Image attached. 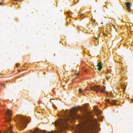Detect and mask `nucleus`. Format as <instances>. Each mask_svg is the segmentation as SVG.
I'll return each instance as SVG.
<instances>
[{
    "label": "nucleus",
    "instance_id": "f257e3e1",
    "mask_svg": "<svg viewBox=\"0 0 133 133\" xmlns=\"http://www.w3.org/2000/svg\"><path fill=\"white\" fill-rule=\"evenodd\" d=\"M81 109L82 108L79 107L75 109H72L69 112L66 111L64 112L63 116V118H61L55 122V125L59 129V133H61L60 131H62L64 128L66 127L67 121L74 120L80 117L79 115L76 114V112L78 110Z\"/></svg>",
    "mask_w": 133,
    "mask_h": 133
},
{
    "label": "nucleus",
    "instance_id": "f03ea898",
    "mask_svg": "<svg viewBox=\"0 0 133 133\" xmlns=\"http://www.w3.org/2000/svg\"><path fill=\"white\" fill-rule=\"evenodd\" d=\"M14 120L17 122L18 127L21 129L26 127L27 119L25 117L22 115H17L14 118Z\"/></svg>",
    "mask_w": 133,
    "mask_h": 133
},
{
    "label": "nucleus",
    "instance_id": "7ed1b4c3",
    "mask_svg": "<svg viewBox=\"0 0 133 133\" xmlns=\"http://www.w3.org/2000/svg\"><path fill=\"white\" fill-rule=\"evenodd\" d=\"M85 119L87 120V123L89 125L87 127L88 128H94V130L99 129V125L96 120H94V119H90L88 118H85Z\"/></svg>",
    "mask_w": 133,
    "mask_h": 133
},
{
    "label": "nucleus",
    "instance_id": "20e7f679",
    "mask_svg": "<svg viewBox=\"0 0 133 133\" xmlns=\"http://www.w3.org/2000/svg\"><path fill=\"white\" fill-rule=\"evenodd\" d=\"M87 120L84 118L82 120V124L81 126V129L85 131H88L91 132V131H89L90 129H94V128H88L87 127L88 126H89L87 122Z\"/></svg>",
    "mask_w": 133,
    "mask_h": 133
},
{
    "label": "nucleus",
    "instance_id": "39448f33",
    "mask_svg": "<svg viewBox=\"0 0 133 133\" xmlns=\"http://www.w3.org/2000/svg\"><path fill=\"white\" fill-rule=\"evenodd\" d=\"M103 87L104 88H105L104 86L103 87L101 88L99 85H95L94 86L91 87L89 90H93L96 91L97 92H98V90H99L101 92H104V90L103 88Z\"/></svg>",
    "mask_w": 133,
    "mask_h": 133
},
{
    "label": "nucleus",
    "instance_id": "423d86ee",
    "mask_svg": "<svg viewBox=\"0 0 133 133\" xmlns=\"http://www.w3.org/2000/svg\"><path fill=\"white\" fill-rule=\"evenodd\" d=\"M95 112L96 115L97 116L98 119L99 121H103V118L102 117H100L99 116L101 114V111L97 108V107H96L95 110Z\"/></svg>",
    "mask_w": 133,
    "mask_h": 133
},
{
    "label": "nucleus",
    "instance_id": "0eeeda50",
    "mask_svg": "<svg viewBox=\"0 0 133 133\" xmlns=\"http://www.w3.org/2000/svg\"><path fill=\"white\" fill-rule=\"evenodd\" d=\"M6 121L9 122L11 119L10 116L11 115V111L10 110L8 109L6 111Z\"/></svg>",
    "mask_w": 133,
    "mask_h": 133
},
{
    "label": "nucleus",
    "instance_id": "6e6552de",
    "mask_svg": "<svg viewBox=\"0 0 133 133\" xmlns=\"http://www.w3.org/2000/svg\"><path fill=\"white\" fill-rule=\"evenodd\" d=\"M126 6L127 7V9L129 12L130 11V5L131 3L129 2H127L125 3Z\"/></svg>",
    "mask_w": 133,
    "mask_h": 133
},
{
    "label": "nucleus",
    "instance_id": "1a4fd4ad",
    "mask_svg": "<svg viewBox=\"0 0 133 133\" xmlns=\"http://www.w3.org/2000/svg\"><path fill=\"white\" fill-rule=\"evenodd\" d=\"M97 66L98 67V70H100L102 68V67L101 62H99L97 63Z\"/></svg>",
    "mask_w": 133,
    "mask_h": 133
},
{
    "label": "nucleus",
    "instance_id": "9d476101",
    "mask_svg": "<svg viewBox=\"0 0 133 133\" xmlns=\"http://www.w3.org/2000/svg\"><path fill=\"white\" fill-rule=\"evenodd\" d=\"M42 132L40 131H38L37 130L35 131L33 133H42Z\"/></svg>",
    "mask_w": 133,
    "mask_h": 133
},
{
    "label": "nucleus",
    "instance_id": "9b49d317",
    "mask_svg": "<svg viewBox=\"0 0 133 133\" xmlns=\"http://www.w3.org/2000/svg\"><path fill=\"white\" fill-rule=\"evenodd\" d=\"M78 74H79L78 73H76V74H75V75H73V76L74 77H77L78 76Z\"/></svg>",
    "mask_w": 133,
    "mask_h": 133
},
{
    "label": "nucleus",
    "instance_id": "f8f14e48",
    "mask_svg": "<svg viewBox=\"0 0 133 133\" xmlns=\"http://www.w3.org/2000/svg\"><path fill=\"white\" fill-rule=\"evenodd\" d=\"M110 76H109L108 75L106 77V78L108 80L110 78Z\"/></svg>",
    "mask_w": 133,
    "mask_h": 133
},
{
    "label": "nucleus",
    "instance_id": "ddd939ff",
    "mask_svg": "<svg viewBox=\"0 0 133 133\" xmlns=\"http://www.w3.org/2000/svg\"><path fill=\"white\" fill-rule=\"evenodd\" d=\"M79 92L81 93L82 92V89H80L79 90Z\"/></svg>",
    "mask_w": 133,
    "mask_h": 133
},
{
    "label": "nucleus",
    "instance_id": "4468645a",
    "mask_svg": "<svg viewBox=\"0 0 133 133\" xmlns=\"http://www.w3.org/2000/svg\"><path fill=\"white\" fill-rule=\"evenodd\" d=\"M106 101H107V102H108V103H110V101H109V99H107V100H106Z\"/></svg>",
    "mask_w": 133,
    "mask_h": 133
},
{
    "label": "nucleus",
    "instance_id": "2eb2a0df",
    "mask_svg": "<svg viewBox=\"0 0 133 133\" xmlns=\"http://www.w3.org/2000/svg\"><path fill=\"white\" fill-rule=\"evenodd\" d=\"M3 4V2H1L0 3V5H1Z\"/></svg>",
    "mask_w": 133,
    "mask_h": 133
},
{
    "label": "nucleus",
    "instance_id": "dca6fc26",
    "mask_svg": "<svg viewBox=\"0 0 133 133\" xmlns=\"http://www.w3.org/2000/svg\"><path fill=\"white\" fill-rule=\"evenodd\" d=\"M95 38L96 39V40H97V39H98L97 38H96V37H95Z\"/></svg>",
    "mask_w": 133,
    "mask_h": 133
},
{
    "label": "nucleus",
    "instance_id": "f3484780",
    "mask_svg": "<svg viewBox=\"0 0 133 133\" xmlns=\"http://www.w3.org/2000/svg\"><path fill=\"white\" fill-rule=\"evenodd\" d=\"M18 65H16V66L17 67H18Z\"/></svg>",
    "mask_w": 133,
    "mask_h": 133
},
{
    "label": "nucleus",
    "instance_id": "a211bd4d",
    "mask_svg": "<svg viewBox=\"0 0 133 133\" xmlns=\"http://www.w3.org/2000/svg\"><path fill=\"white\" fill-rule=\"evenodd\" d=\"M23 0H21V1H23Z\"/></svg>",
    "mask_w": 133,
    "mask_h": 133
},
{
    "label": "nucleus",
    "instance_id": "6ab92c4d",
    "mask_svg": "<svg viewBox=\"0 0 133 133\" xmlns=\"http://www.w3.org/2000/svg\"><path fill=\"white\" fill-rule=\"evenodd\" d=\"M106 8H107V6H106Z\"/></svg>",
    "mask_w": 133,
    "mask_h": 133
},
{
    "label": "nucleus",
    "instance_id": "aec40b11",
    "mask_svg": "<svg viewBox=\"0 0 133 133\" xmlns=\"http://www.w3.org/2000/svg\"><path fill=\"white\" fill-rule=\"evenodd\" d=\"M104 6L105 7V5H104Z\"/></svg>",
    "mask_w": 133,
    "mask_h": 133
},
{
    "label": "nucleus",
    "instance_id": "412c9836",
    "mask_svg": "<svg viewBox=\"0 0 133 133\" xmlns=\"http://www.w3.org/2000/svg\"><path fill=\"white\" fill-rule=\"evenodd\" d=\"M0 133H1V132H0Z\"/></svg>",
    "mask_w": 133,
    "mask_h": 133
}]
</instances>
